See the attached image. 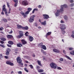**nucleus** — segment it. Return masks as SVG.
<instances>
[{
    "instance_id": "6ab92c4d",
    "label": "nucleus",
    "mask_w": 74,
    "mask_h": 74,
    "mask_svg": "<svg viewBox=\"0 0 74 74\" xmlns=\"http://www.w3.org/2000/svg\"><path fill=\"white\" fill-rule=\"evenodd\" d=\"M23 29L26 30H28V29H29V27L27 26H26L25 27H23Z\"/></svg>"
},
{
    "instance_id": "58836bf2",
    "label": "nucleus",
    "mask_w": 74,
    "mask_h": 74,
    "mask_svg": "<svg viewBox=\"0 0 74 74\" xmlns=\"http://www.w3.org/2000/svg\"><path fill=\"white\" fill-rule=\"evenodd\" d=\"M11 8H9V10L8 12V14H10V13H11Z\"/></svg>"
},
{
    "instance_id": "cd10ccee",
    "label": "nucleus",
    "mask_w": 74,
    "mask_h": 74,
    "mask_svg": "<svg viewBox=\"0 0 74 74\" xmlns=\"http://www.w3.org/2000/svg\"><path fill=\"white\" fill-rule=\"evenodd\" d=\"M8 42L9 44H11V45H12L14 44V42H13L11 41H9Z\"/></svg>"
},
{
    "instance_id": "20e7f679",
    "label": "nucleus",
    "mask_w": 74,
    "mask_h": 74,
    "mask_svg": "<svg viewBox=\"0 0 74 74\" xmlns=\"http://www.w3.org/2000/svg\"><path fill=\"white\" fill-rule=\"evenodd\" d=\"M67 5L65 4L63 5H61V9H60V10L61 12L63 11H64V8H67Z\"/></svg>"
},
{
    "instance_id": "de8ad7c7",
    "label": "nucleus",
    "mask_w": 74,
    "mask_h": 74,
    "mask_svg": "<svg viewBox=\"0 0 74 74\" xmlns=\"http://www.w3.org/2000/svg\"><path fill=\"white\" fill-rule=\"evenodd\" d=\"M13 1L15 2V3H18V0H13Z\"/></svg>"
},
{
    "instance_id": "a211bd4d",
    "label": "nucleus",
    "mask_w": 74,
    "mask_h": 74,
    "mask_svg": "<svg viewBox=\"0 0 74 74\" xmlns=\"http://www.w3.org/2000/svg\"><path fill=\"white\" fill-rule=\"evenodd\" d=\"M41 48L43 49L44 50H46L47 49V48L46 47V46L44 45H43L42 47H41Z\"/></svg>"
},
{
    "instance_id": "393cba45",
    "label": "nucleus",
    "mask_w": 74,
    "mask_h": 74,
    "mask_svg": "<svg viewBox=\"0 0 74 74\" xmlns=\"http://www.w3.org/2000/svg\"><path fill=\"white\" fill-rule=\"evenodd\" d=\"M17 45L18 47H21V46L22 47V44H21V43L17 44Z\"/></svg>"
},
{
    "instance_id": "69168bd1",
    "label": "nucleus",
    "mask_w": 74,
    "mask_h": 74,
    "mask_svg": "<svg viewBox=\"0 0 74 74\" xmlns=\"http://www.w3.org/2000/svg\"><path fill=\"white\" fill-rule=\"evenodd\" d=\"M34 10H35V11H38V9L36 8L34 9Z\"/></svg>"
},
{
    "instance_id": "a18cd8bd",
    "label": "nucleus",
    "mask_w": 74,
    "mask_h": 74,
    "mask_svg": "<svg viewBox=\"0 0 74 74\" xmlns=\"http://www.w3.org/2000/svg\"><path fill=\"white\" fill-rule=\"evenodd\" d=\"M18 5V3H15V4H14V7H16Z\"/></svg>"
},
{
    "instance_id": "13d9d810",
    "label": "nucleus",
    "mask_w": 74,
    "mask_h": 74,
    "mask_svg": "<svg viewBox=\"0 0 74 74\" xmlns=\"http://www.w3.org/2000/svg\"><path fill=\"white\" fill-rule=\"evenodd\" d=\"M60 23H64V21L62 20H61L60 21Z\"/></svg>"
},
{
    "instance_id": "7c9ffc66",
    "label": "nucleus",
    "mask_w": 74,
    "mask_h": 74,
    "mask_svg": "<svg viewBox=\"0 0 74 74\" xmlns=\"http://www.w3.org/2000/svg\"><path fill=\"white\" fill-rule=\"evenodd\" d=\"M51 34V32H48L46 34V37H47L48 36H49V35H50Z\"/></svg>"
},
{
    "instance_id": "473e14b6",
    "label": "nucleus",
    "mask_w": 74,
    "mask_h": 74,
    "mask_svg": "<svg viewBox=\"0 0 74 74\" xmlns=\"http://www.w3.org/2000/svg\"><path fill=\"white\" fill-rule=\"evenodd\" d=\"M43 43H42V42H41L40 44H38V46H40V47H41L43 45Z\"/></svg>"
},
{
    "instance_id": "ea45409f",
    "label": "nucleus",
    "mask_w": 74,
    "mask_h": 74,
    "mask_svg": "<svg viewBox=\"0 0 74 74\" xmlns=\"http://www.w3.org/2000/svg\"><path fill=\"white\" fill-rule=\"evenodd\" d=\"M29 66L31 69H33V66L32 65H29Z\"/></svg>"
},
{
    "instance_id": "603ef678",
    "label": "nucleus",
    "mask_w": 74,
    "mask_h": 74,
    "mask_svg": "<svg viewBox=\"0 0 74 74\" xmlns=\"http://www.w3.org/2000/svg\"><path fill=\"white\" fill-rule=\"evenodd\" d=\"M74 5V3H72L71 4V5H70V6L71 7H73Z\"/></svg>"
},
{
    "instance_id": "6e6d98bb",
    "label": "nucleus",
    "mask_w": 74,
    "mask_h": 74,
    "mask_svg": "<svg viewBox=\"0 0 74 74\" xmlns=\"http://www.w3.org/2000/svg\"><path fill=\"white\" fill-rule=\"evenodd\" d=\"M41 7V6L40 5H39L38 6V8H40Z\"/></svg>"
},
{
    "instance_id": "423d86ee",
    "label": "nucleus",
    "mask_w": 74,
    "mask_h": 74,
    "mask_svg": "<svg viewBox=\"0 0 74 74\" xmlns=\"http://www.w3.org/2000/svg\"><path fill=\"white\" fill-rule=\"evenodd\" d=\"M19 34L20 35L18 36V37L19 38H21L23 36V32L21 31H20L19 32Z\"/></svg>"
},
{
    "instance_id": "5701e85b",
    "label": "nucleus",
    "mask_w": 74,
    "mask_h": 74,
    "mask_svg": "<svg viewBox=\"0 0 74 74\" xmlns=\"http://www.w3.org/2000/svg\"><path fill=\"white\" fill-rule=\"evenodd\" d=\"M37 62L38 65H39V66H42V65H41V61L39 60H38L37 61Z\"/></svg>"
},
{
    "instance_id": "4be33fe9",
    "label": "nucleus",
    "mask_w": 74,
    "mask_h": 74,
    "mask_svg": "<svg viewBox=\"0 0 74 74\" xmlns=\"http://www.w3.org/2000/svg\"><path fill=\"white\" fill-rule=\"evenodd\" d=\"M65 57H66V58H67L68 59H69L70 60H72V59H71V58H70V57H69L67 55H65Z\"/></svg>"
},
{
    "instance_id": "9b49d317",
    "label": "nucleus",
    "mask_w": 74,
    "mask_h": 74,
    "mask_svg": "<svg viewBox=\"0 0 74 74\" xmlns=\"http://www.w3.org/2000/svg\"><path fill=\"white\" fill-rule=\"evenodd\" d=\"M11 50L10 49H8L7 50H6V52L5 53V55H9V54H10V52Z\"/></svg>"
},
{
    "instance_id": "1a4fd4ad",
    "label": "nucleus",
    "mask_w": 74,
    "mask_h": 74,
    "mask_svg": "<svg viewBox=\"0 0 74 74\" xmlns=\"http://www.w3.org/2000/svg\"><path fill=\"white\" fill-rule=\"evenodd\" d=\"M6 63L7 64H9V65H10V66H14V64L9 61H7L6 62Z\"/></svg>"
},
{
    "instance_id": "aec40b11",
    "label": "nucleus",
    "mask_w": 74,
    "mask_h": 74,
    "mask_svg": "<svg viewBox=\"0 0 74 74\" xmlns=\"http://www.w3.org/2000/svg\"><path fill=\"white\" fill-rule=\"evenodd\" d=\"M29 39L30 41H32L33 40V38L32 36H29Z\"/></svg>"
},
{
    "instance_id": "f3484780",
    "label": "nucleus",
    "mask_w": 74,
    "mask_h": 74,
    "mask_svg": "<svg viewBox=\"0 0 74 74\" xmlns=\"http://www.w3.org/2000/svg\"><path fill=\"white\" fill-rule=\"evenodd\" d=\"M8 38H13V36L12 35H8L7 36Z\"/></svg>"
},
{
    "instance_id": "f8f14e48",
    "label": "nucleus",
    "mask_w": 74,
    "mask_h": 74,
    "mask_svg": "<svg viewBox=\"0 0 74 74\" xmlns=\"http://www.w3.org/2000/svg\"><path fill=\"white\" fill-rule=\"evenodd\" d=\"M2 11H4L5 14L6 16H8V14H7L8 12H7V9H6V8L2 9Z\"/></svg>"
},
{
    "instance_id": "37998d69",
    "label": "nucleus",
    "mask_w": 74,
    "mask_h": 74,
    "mask_svg": "<svg viewBox=\"0 0 74 74\" xmlns=\"http://www.w3.org/2000/svg\"><path fill=\"white\" fill-rule=\"evenodd\" d=\"M5 9V5H4L3 6V8H2V10H3L4 9Z\"/></svg>"
},
{
    "instance_id": "0eeeda50",
    "label": "nucleus",
    "mask_w": 74,
    "mask_h": 74,
    "mask_svg": "<svg viewBox=\"0 0 74 74\" xmlns=\"http://www.w3.org/2000/svg\"><path fill=\"white\" fill-rule=\"evenodd\" d=\"M22 4L24 5H28V2L27 1H23L22 2Z\"/></svg>"
},
{
    "instance_id": "680f3d73",
    "label": "nucleus",
    "mask_w": 74,
    "mask_h": 74,
    "mask_svg": "<svg viewBox=\"0 0 74 74\" xmlns=\"http://www.w3.org/2000/svg\"><path fill=\"white\" fill-rule=\"evenodd\" d=\"M7 46L8 47H11V45H7Z\"/></svg>"
},
{
    "instance_id": "a878e982",
    "label": "nucleus",
    "mask_w": 74,
    "mask_h": 74,
    "mask_svg": "<svg viewBox=\"0 0 74 74\" xmlns=\"http://www.w3.org/2000/svg\"><path fill=\"white\" fill-rule=\"evenodd\" d=\"M38 71L39 73H42V72H44V70H43V69H38Z\"/></svg>"
},
{
    "instance_id": "ddd939ff",
    "label": "nucleus",
    "mask_w": 74,
    "mask_h": 74,
    "mask_svg": "<svg viewBox=\"0 0 74 74\" xmlns=\"http://www.w3.org/2000/svg\"><path fill=\"white\" fill-rule=\"evenodd\" d=\"M53 52L56 53H59L60 52V51L58 49H53Z\"/></svg>"
},
{
    "instance_id": "774afa93",
    "label": "nucleus",
    "mask_w": 74,
    "mask_h": 74,
    "mask_svg": "<svg viewBox=\"0 0 74 74\" xmlns=\"http://www.w3.org/2000/svg\"><path fill=\"white\" fill-rule=\"evenodd\" d=\"M27 34H29L28 33V32H26V33H25V35H26Z\"/></svg>"
},
{
    "instance_id": "052dcab7",
    "label": "nucleus",
    "mask_w": 74,
    "mask_h": 74,
    "mask_svg": "<svg viewBox=\"0 0 74 74\" xmlns=\"http://www.w3.org/2000/svg\"><path fill=\"white\" fill-rule=\"evenodd\" d=\"M10 34H12V31L11 30V32L9 33Z\"/></svg>"
},
{
    "instance_id": "72a5a7b5",
    "label": "nucleus",
    "mask_w": 74,
    "mask_h": 74,
    "mask_svg": "<svg viewBox=\"0 0 74 74\" xmlns=\"http://www.w3.org/2000/svg\"><path fill=\"white\" fill-rule=\"evenodd\" d=\"M41 23L42 25H46V23L45 22V21Z\"/></svg>"
},
{
    "instance_id": "f257e3e1",
    "label": "nucleus",
    "mask_w": 74,
    "mask_h": 74,
    "mask_svg": "<svg viewBox=\"0 0 74 74\" xmlns=\"http://www.w3.org/2000/svg\"><path fill=\"white\" fill-rule=\"evenodd\" d=\"M16 60L17 61V63H19L18 64H20L21 65H22L21 67H23V63H22V60L21 59V58H20L19 57H18L16 58Z\"/></svg>"
},
{
    "instance_id": "0e129e2a",
    "label": "nucleus",
    "mask_w": 74,
    "mask_h": 74,
    "mask_svg": "<svg viewBox=\"0 0 74 74\" xmlns=\"http://www.w3.org/2000/svg\"><path fill=\"white\" fill-rule=\"evenodd\" d=\"M34 11H35V10H34V9L32 11V13H33V14H34Z\"/></svg>"
},
{
    "instance_id": "bf43d9fd",
    "label": "nucleus",
    "mask_w": 74,
    "mask_h": 74,
    "mask_svg": "<svg viewBox=\"0 0 74 74\" xmlns=\"http://www.w3.org/2000/svg\"><path fill=\"white\" fill-rule=\"evenodd\" d=\"M69 50H72V49H73V48H69Z\"/></svg>"
},
{
    "instance_id": "2eb2a0df",
    "label": "nucleus",
    "mask_w": 74,
    "mask_h": 74,
    "mask_svg": "<svg viewBox=\"0 0 74 74\" xmlns=\"http://www.w3.org/2000/svg\"><path fill=\"white\" fill-rule=\"evenodd\" d=\"M21 42L23 45H25V44H27V42L24 39L22 40Z\"/></svg>"
},
{
    "instance_id": "412c9836",
    "label": "nucleus",
    "mask_w": 74,
    "mask_h": 74,
    "mask_svg": "<svg viewBox=\"0 0 74 74\" xmlns=\"http://www.w3.org/2000/svg\"><path fill=\"white\" fill-rule=\"evenodd\" d=\"M41 52L42 53H43L44 55H46V52L44 51V50L43 49H42L41 50Z\"/></svg>"
},
{
    "instance_id": "f03ea898",
    "label": "nucleus",
    "mask_w": 74,
    "mask_h": 74,
    "mask_svg": "<svg viewBox=\"0 0 74 74\" xmlns=\"http://www.w3.org/2000/svg\"><path fill=\"white\" fill-rule=\"evenodd\" d=\"M36 16L35 15H32L31 16L29 19V21L30 23H33V21H34V18H35Z\"/></svg>"
},
{
    "instance_id": "c756f323",
    "label": "nucleus",
    "mask_w": 74,
    "mask_h": 74,
    "mask_svg": "<svg viewBox=\"0 0 74 74\" xmlns=\"http://www.w3.org/2000/svg\"><path fill=\"white\" fill-rule=\"evenodd\" d=\"M1 40L2 41H4L6 40V39L4 38H1Z\"/></svg>"
},
{
    "instance_id": "b1692460",
    "label": "nucleus",
    "mask_w": 74,
    "mask_h": 74,
    "mask_svg": "<svg viewBox=\"0 0 74 74\" xmlns=\"http://www.w3.org/2000/svg\"><path fill=\"white\" fill-rule=\"evenodd\" d=\"M61 32L63 34H64L66 33V31H64V29H61Z\"/></svg>"
},
{
    "instance_id": "338daca9",
    "label": "nucleus",
    "mask_w": 74,
    "mask_h": 74,
    "mask_svg": "<svg viewBox=\"0 0 74 74\" xmlns=\"http://www.w3.org/2000/svg\"><path fill=\"white\" fill-rule=\"evenodd\" d=\"M63 52L64 54H66V51H65V50H63Z\"/></svg>"
},
{
    "instance_id": "49530a36",
    "label": "nucleus",
    "mask_w": 74,
    "mask_h": 74,
    "mask_svg": "<svg viewBox=\"0 0 74 74\" xmlns=\"http://www.w3.org/2000/svg\"><path fill=\"white\" fill-rule=\"evenodd\" d=\"M3 30H4V28L2 27H0V31H2Z\"/></svg>"
},
{
    "instance_id": "bb28decb",
    "label": "nucleus",
    "mask_w": 74,
    "mask_h": 74,
    "mask_svg": "<svg viewBox=\"0 0 74 74\" xmlns=\"http://www.w3.org/2000/svg\"><path fill=\"white\" fill-rule=\"evenodd\" d=\"M64 19L65 21H67L68 20V17H67L66 15L64 16Z\"/></svg>"
},
{
    "instance_id": "a19ab883",
    "label": "nucleus",
    "mask_w": 74,
    "mask_h": 74,
    "mask_svg": "<svg viewBox=\"0 0 74 74\" xmlns=\"http://www.w3.org/2000/svg\"><path fill=\"white\" fill-rule=\"evenodd\" d=\"M63 58H61L60 59V60L61 61V62H63Z\"/></svg>"
},
{
    "instance_id": "c03bdc74",
    "label": "nucleus",
    "mask_w": 74,
    "mask_h": 74,
    "mask_svg": "<svg viewBox=\"0 0 74 74\" xmlns=\"http://www.w3.org/2000/svg\"><path fill=\"white\" fill-rule=\"evenodd\" d=\"M24 70H25V71H26V72H27V73H28V70H27V68H24Z\"/></svg>"
},
{
    "instance_id": "6e6552de",
    "label": "nucleus",
    "mask_w": 74,
    "mask_h": 74,
    "mask_svg": "<svg viewBox=\"0 0 74 74\" xmlns=\"http://www.w3.org/2000/svg\"><path fill=\"white\" fill-rule=\"evenodd\" d=\"M43 16H44L43 19H47L49 18V16L47 14H43Z\"/></svg>"
},
{
    "instance_id": "3c124183",
    "label": "nucleus",
    "mask_w": 74,
    "mask_h": 74,
    "mask_svg": "<svg viewBox=\"0 0 74 74\" xmlns=\"http://www.w3.org/2000/svg\"><path fill=\"white\" fill-rule=\"evenodd\" d=\"M18 74H22V72L21 71H19L18 72Z\"/></svg>"
},
{
    "instance_id": "5fc2aeb1",
    "label": "nucleus",
    "mask_w": 74,
    "mask_h": 74,
    "mask_svg": "<svg viewBox=\"0 0 74 74\" xmlns=\"http://www.w3.org/2000/svg\"><path fill=\"white\" fill-rule=\"evenodd\" d=\"M0 42L1 43V44H3V43H4V42L0 40Z\"/></svg>"
},
{
    "instance_id": "4468645a",
    "label": "nucleus",
    "mask_w": 74,
    "mask_h": 74,
    "mask_svg": "<svg viewBox=\"0 0 74 74\" xmlns=\"http://www.w3.org/2000/svg\"><path fill=\"white\" fill-rule=\"evenodd\" d=\"M60 12V10H58L57 11V12L55 13L56 16H58L59 15V13Z\"/></svg>"
},
{
    "instance_id": "7ed1b4c3",
    "label": "nucleus",
    "mask_w": 74,
    "mask_h": 74,
    "mask_svg": "<svg viewBox=\"0 0 74 74\" xmlns=\"http://www.w3.org/2000/svg\"><path fill=\"white\" fill-rule=\"evenodd\" d=\"M50 66L51 68H53V69H56V67H57V65L53 62L51 63L50 64Z\"/></svg>"
},
{
    "instance_id": "4c0bfd02",
    "label": "nucleus",
    "mask_w": 74,
    "mask_h": 74,
    "mask_svg": "<svg viewBox=\"0 0 74 74\" xmlns=\"http://www.w3.org/2000/svg\"><path fill=\"white\" fill-rule=\"evenodd\" d=\"M29 12H30L29 11H27L25 12V13L26 15H28V14H29Z\"/></svg>"
},
{
    "instance_id": "4d7b16f0",
    "label": "nucleus",
    "mask_w": 74,
    "mask_h": 74,
    "mask_svg": "<svg viewBox=\"0 0 74 74\" xmlns=\"http://www.w3.org/2000/svg\"><path fill=\"white\" fill-rule=\"evenodd\" d=\"M5 59H8V57L7 56H5Z\"/></svg>"
},
{
    "instance_id": "864d4df0",
    "label": "nucleus",
    "mask_w": 74,
    "mask_h": 74,
    "mask_svg": "<svg viewBox=\"0 0 74 74\" xmlns=\"http://www.w3.org/2000/svg\"><path fill=\"white\" fill-rule=\"evenodd\" d=\"M70 3H72L74 2V1L73 0H71L70 1Z\"/></svg>"
},
{
    "instance_id": "e433bc0d",
    "label": "nucleus",
    "mask_w": 74,
    "mask_h": 74,
    "mask_svg": "<svg viewBox=\"0 0 74 74\" xmlns=\"http://www.w3.org/2000/svg\"><path fill=\"white\" fill-rule=\"evenodd\" d=\"M56 68H57V69L58 70H62V68H61L60 67L58 66H57Z\"/></svg>"
},
{
    "instance_id": "e2e57ef3",
    "label": "nucleus",
    "mask_w": 74,
    "mask_h": 74,
    "mask_svg": "<svg viewBox=\"0 0 74 74\" xmlns=\"http://www.w3.org/2000/svg\"><path fill=\"white\" fill-rule=\"evenodd\" d=\"M1 14H2V15H4V14L3 11H2V12L1 13Z\"/></svg>"
},
{
    "instance_id": "f704fd0d",
    "label": "nucleus",
    "mask_w": 74,
    "mask_h": 74,
    "mask_svg": "<svg viewBox=\"0 0 74 74\" xmlns=\"http://www.w3.org/2000/svg\"><path fill=\"white\" fill-rule=\"evenodd\" d=\"M27 10L28 11H29V12H30V11H31V10H32V8H27Z\"/></svg>"
},
{
    "instance_id": "dca6fc26",
    "label": "nucleus",
    "mask_w": 74,
    "mask_h": 74,
    "mask_svg": "<svg viewBox=\"0 0 74 74\" xmlns=\"http://www.w3.org/2000/svg\"><path fill=\"white\" fill-rule=\"evenodd\" d=\"M16 26H17V27L18 29H23V26H21V25H20L19 24H17L16 25Z\"/></svg>"
},
{
    "instance_id": "9d476101",
    "label": "nucleus",
    "mask_w": 74,
    "mask_h": 74,
    "mask_svg": "<svg viewBox=\"0 0 74 74\" xmlns=\"http://www.w3.org/2000/svg\"><path fill=\"white\" fill-rule=\"evenodd\" d=\"M20 13L23 16L24 18H26L27 17V15L25 14V13L24 12H20Z\"/></svg>"
},
{
    "instance_id": "39448f33",
    "label": "nucleus",
    "mask_w": 74,
    "mask_h": 74,
    "mask_svg": "<svg viewBox=\"0 0 74 74\" xmlns=\"http://www.w3.org/2000/svg\"><path fill=\"white\" fill-rule=\"evenodd\" d=\"M61 26L60 27V29H61V30H63L65 29H66V26L64 25L63 24H61Z\"/></svg>"
},
{
    "instance_id": "2f4dec72",
    "label": "nucleus",
    "mask_w": 74,
    "mask_h": 74,
    "mask_svg": "<svg viewBox=\"0 0 74 74\" xmlns=\"http://www.w3.org/2000/svg\"><path fill=\"white\" fill-rule=\"evenodd\" d=\"M2 20L5 22H7V20L5 18H3L2 19Z\"/></svg>"
},
{
    "instance_id": "8fccbe9b",
    "label": "nucleus",
    "mask_w": 74,
    "mask_h": 74,
    "mask_svg": "<svg viewBox=\"0 0 74 74\" xmlns=\"http://www.w3.org/2000/svg\"><path fill=\"white\" fill-rule=\"evenodd\" d=\"M1 47H2V48H4L5 47V46H4V45H1Z\"/></svg>"
},
{
    "instance_id": "79ce46f5",
    "label": "nucleus",
    "mask_w": 74,
    "mask_h": 74,
    "mask_svg": "<svg viewBox=\"0 0 74 74\" xmlns=\"http://www.w3.org/2000/svg\"><path fill=\"white\" fill-rule=\"evenodd\" d=\"M36 68H37V70L38 71V70H39L40 69H40V67L39 66H37Z\"/></svg>"
},
{
    "instance_id": "c85d7f7f",
    "label": "nucleus",
    "mask_w": 74,
    "mask_h": 74,
    "mask_svg": "<svg viewBox=\"0 0 74 74\" xmlns=\"http://www.w3.org/2000/svg\"><path fill=\"white\" fill-rule=\"evenodd\" d=\"M71 37H72V38H74V31H73L72 32V34L71 35Z\"/></svg>"
},
{
    "instance_id": "c9c22d12",
    "label": "nucleus",
    "mask_w": 74,
    "mask_h": 74,
    "mask_svg": "<svg viewBox=\"0 0 74 74\" xmlns=\"http://www.w3.org/2000/svg\"><path fill=\"white\" fill-rule=\"evenodd\" d=\"M70 53H71V55H74V51H72L71 52H70Z\"/></svg>"
},
{
    "instance_id": "09e8293b",
    "label": "nucleus",
    "mask_w": 74,
    "mask_h": 74,
    "mask_svg": "<svg viewBox=\"0 0 74 74\" xmlns=\"http://www.w3.org/2000/svg\"><path fill=\"white\" fill-rule=\"evenodd\" d=\"M7 3L8 7H9V8H10V3H9L8 2H7Z\"/></svg>"
}]
</instances>
